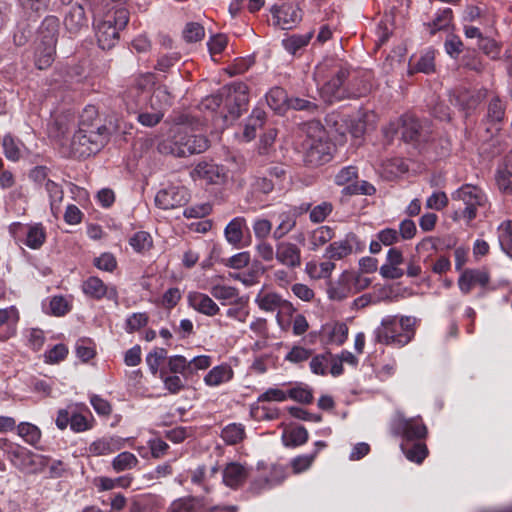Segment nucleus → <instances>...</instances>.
Returning <instances> with one entry per match:
<instances>
[{"mask_svg":"<svg viewBox=\"0 0 512 512\" xmlns=\"http://www.w3.org/2000/svg\"><path fill=\"white\" fill-rule=\"evenodd\" d=\"M328 65L320 64L316 67L315 80L319 86L321 98L327 103H333L349 97H361L370 89L369 80L364 79L365 74L354 72L352 80L345 86V80L351 75L349 67L341 63L331 66L329 75H326Z\"/></svg>","mask_w":512,"mask_h":512,"instance_id":"nucleus-1","label":"nucleus"},{"mask_svg":"<svg viewBox=\"0 0 512 512\" xmlns=\"http://www.w3.org/2000/svg\"><path fill=\"white\" fill-rule=\"evenodd\" d=\"M306 134L302 142L304 162L307 166L318 167L332 159L333 145L324 126L319 121H309L304 126Z\"/></svg>","mask_w":512,"mask_h":512,"instance_id":"nucleus-2","label":"nucleus"},{"mask_svg":"<svg viewBox=\"0 0 512 512\" xmlns=\"http://www.w3.org/2000/svg\"><path fill=\"white\" fill-rule=\"evenodd\" d=\"M415 324L416 319L411 316H385L374 330L375 341L384 345L403 347L413 339Z\"/></svg>","mask_w":512,"mask_h":512,"instance_id":"nucleus-3","label":"nucleus"},{"mask_svg":"<svg viewBox=\"0 0 512 512\" xmlns=\"http://www.w3.org/2000/svg\"><path fill=\"white\" fill-rule=\"evenodd\" d=\"M129 21V11L126 7L115 6L106 10L94 21V29L98 45L103 50L113 48L119 41V33Z\"/></svg>","mask_w":512,"mask_h":512,"instance_id":"nucleus-4","label":"nucleus"},{"mask_svg":"<svg viewBox=\"0 0 512 512\" xmlns=\"http://www.w3.org/2000/svg\"><path fill=\"white\" fill-rule=\"evenodd\" d=\"M155 85V76L152 73H144L136 76L126 88L123 101L128 112L139 111L147 106L150 99L165 98L167 102L169 94L164 88H158L152 95Z\"/></svg>","mask_w":512,"mask_h":512,"instance_id":"nucleus-5","label":"nucleus"},{"mask_svg":"<svg viewBox=\"0 0 512 512\" xmlns=\"http://www.w3.org/2000/svg\"><path fill=\"white\" fill-rule=\"evenodd\" d=\"M110 134V129L105 125L86 123L82 116L79 129L72 137V149L78 156L88 157L102 149Z\"/></svg>","mask_w":512,"mask_h":512,"instance_id":"nucleus-6","label":"nucleus"},{"mask_svg":"<svg viewBox=\"0 0 512 512\" xmlns=\"http://www.w3.org/2000/svg\"><path fill=\"white\" fill-rule=\"evenodd\" d=\"M452 199L462 203L463 208L455 211L454 219H463L470 224L479 214H485L490 207L486 193L478 186L464 184L452 193Z\"/></svg>","mask_w":512,"mask_h":512,"instance_id":"nucleus-7","label":"nucleus"},{"mask_svg":"<svg viewBox=\"0 0 512 512\" xmlns=\"http://www.w3.org/2000/svg\"><path fill=\"white\" fill-rule=\"evenodd\" d=\"M209 146V141L204 135H196L187 127L178 128L171 139L164 145L169 152L176 157H186L204 152Z\"/></svg>","mask_w":512,"mask_h":512,"instance_id":"nucleus-8","label":"nucleus"},{"mask_svg":"<svg viewBox=\"0 0 512 512\" xmlns=\"http://www.w3.org/2000/svg\"><path fill=\"white\" fill-rule=\"evenodd\" d=\"M254 302L263 312H277L279 324H281V315L292 316L296 311V308L290 301L284 299L279 293L266 290L264 287L257 293Z\"/></svg>","mask_w":512,"mask_h":512,"instance_id":"nucleus-9","label":"nucleus"},{"mask_svg":"<svg viewBox=\"0 0 512 512\" xmlns=\"http://www.w3.org/2000/svg\"><path fill=\"white\" fill-rule=\"evenodd\" d=\"M222 95H225V105L232 119L240 117L243 111H246L249 96L248 86L243 82H233L222 88Z\"/></svg>","mask_w":512,"mask_h":512,"instance_id":"nucleus-10","label":"nucleus"},{"mask_svg":"<svg viewBox=\"0 0 512 512\" xmlns=\"http://www.w3.org/2000/svg\"><path fill=\"white\" fill-rule=\"evenodd\" d=\"M9 232L15 239L34 250L39 249L46 240V231L41 223L24 225L14 222L9 226Z\"/></svg>","mask_w":512,"mask_h":512,"instance_id":"nucleus-11","label":"nucleus"},{"mask_svg":"<svg viewBox=\"0 0 512 512\" xmlns=\"http://www.w3.org/2000/svg\"><path fill=\"white\" fill-rule=\"evenodd\" d=\"M393 430L404 441H420L426 437L427 428L419 417L405 418L397 415L393 421Z\"/></svg>","mask_w":512,"mask_h":512,"instance_id":"nucleus-12","label":"nucleus"},{"mask_svg":"<svg viewBox=\"0 0 512 512\" xmlns=\"http://www.w3.org/2000/svg\"><path fill=\"white\" fill-rule=\"evenodd\" d=\"M276 261L288 270H295L302 264L301 248L288 240H276Z\"/></svg>","mask_w":512,"mask_h":512,"instance_id":"nucleus-13","label":"nucleus"},{"mask_svg":"<svg viewBox=\"0 0 512 512\" xmlns=\"http://www.w3.org/2000/svg\"><path fill=\"white\" fill-rule=\"evenodd\" d=\"M189 200L188 191L184 187L169 186L161 189L155 196L157 207L168 210L180 207Z\"/></svg>","mask_w":512,"mask_h":512,"instance_id":"nucleus-14","label":"nucleus"},{"mask_svg":"<svg viewBox=\"0 0 512 512\" xmlns=\"http://www.w3.org/2000/svg\"><path fill=\"white\" fill-rule=\"evenodd\" d=\"M271 13L275 20V24L283 30L291 29L300 22L302 15L301 10L290 3H283L279 6H273Z\"/></svg>","mask_w":512,"mask_h":512,"instance_id":"nucleus-15","label":"nucleus"},{"mask_svg":"<svg viewBox=\"0 0 512 512\" xmlns=\"http://www.w3.org/2000/svg\"><path fill=\"white\" fill-rule=\"evenodd\" d=\"M193 173L209 184L221 185L228 180V170L224 166L212 162L198 163Z\"/></svg>","mask_w":512,"mask_h":512,"instance_id":"nucleus-16","label":"nucleus"},{"mask_svg":"<svg viewBox=\"0 0 512 512\" xmlns=\"http://www.w3.org/2000/svg\"><path fill=\"white\" fill-rule=\"evenodd\" d=\"M489 281L490 276L485 269H465L458 279V286L463 294H468L474 286L486 289Z\"/></svg>","mask_w":512,"mask_h":512,"instance_id":"nucleus-17","label":"nucleus"},{"mask_svg":"<svg viewBox=\"0 0 512 512\" xmlns=\"http://www.w3.org/2000/svg\"><path fill=\"white\" fill-rule=\"evenodd\" d=\"M83 293L95 300H100L104 297L108 299L117 298V290L115 287H108L99 277L90 276L82 283Z\"/></svg>","mask_w":512,"mask_h":512,"instance_id":"nucleus-18","label":"nucleus"},{"mask_svg":"<svg viewBox=\"0 0 512 512\" xmlns=\"http://www.w3.org/2000/svg\"><path fill=\"white\" fill-rule=\"evenodd\" d=\"M125 441L118 436L102 437L93 441L87 451L92 456H106L124 448Z\"/></svg>","mask_w":512,"mask_h":512,"instance_id":"nucleus-19","label":"nucleus"},{"mask_svg":"<svg viewBox=\"0 0 512 512\" xmlns=\"http://www.w3.org/2000/svg\"><path fill=\"white\" fill-rule=\"evenodd\" d=\"M404 258L401 250L390 248L387 253L386 262L380 267V275L385 279H399L404 275L403 269L399 266Z\"/></svg>","mask_w":512,"mask_h":512,"instance_id":"nucleus-20","label":"nucleus"},{"mask_svg":"<svg viewBox=\"0 0 512 512\" xmlns=\"http://www.w3.org/2000/svg\"><path fill=\"white\" fill-rule=\"evenodd\" d=\"M65 29L71 35H77L81 30L88 27V19L84 8L80 4L72 5L64 15Z\"/></svg>","mask_w":512,"mask_h":512,"instance_id":"nucleus-21","label":"nucleus"},{"mask_svg":"<svg viewBox=\"0 0 512 512\" xmlns=\"http://www.w3.org/2000/svg\"><path fill=\"white\" fill-rule=\"evenodd\" d=\"M187 301L191 308L206 316H215L220 311L217 303L210 296L201 292H189Z\"/></svg>","mask_w":512,"mask_h":512,"instance_id":"nucleus-22","label":"nucleus"},{"mask_svg":"<svg viewBox=\"0 0 512 512\" xmlns=\"http://www.w3.org/2000/svg\"><path fill=\"white\" fill-rule=\"evenodd\" d=\"M353 279L352 272H343L335 283L329 285L328 297L334 301H341L354 294Z\"/></svg>","mask_w":512,"mask_h":512,"instance_id":"nucleus-23","label":"nucleus"},{"mask_svg":"<svg viewBox=\"0 0 512 512\" xmlns=\"http://www.w3.org/2000/svg\"><path fill=\"white\" fill-rule=\"evenodd\" d=\"M234 377V371L230 364L222 363L212 367L204 376L206 386L215 388L229 383Z\"/></svg>","mask_w":512,"mask_h":512,"instance_id":"nucleus-24","label":"nucleus"},{"mask_svg":"<svg viewBox=\"0 0 512 512\" xmlns=\"http://www.w3.org/2000/svg\"><path fill=\"white\" fill-rule=\"evenodd\" d=\"M137 115V121L145 127L156 126L163 118L164 112L162 106L155 99H150L147 106L139 111H131Z\"/></svg>","mask_w":512,"mask_h":512,"instance_id":"nucleus-25","label":"nucleus"},{"mask_svg":"<svg viewBox=\"0 0 512 512\" xmlns=\"http://www.w3.org/2000/svg\"><path fill=\"white\" fill-rule=\"evenodd\" d=\"M356 243V235L348 233L344 239L331 243L326 248L325 256L330 260H340L352 253L353 247Z\"/></svg>","mask_w":512,"mask_h":512,"instance_id":"nucleus-26","label":"nucleus"},{"mask_svg":"<svg viewBox=\"0 0 512 512\" xmlns=\"http://www.w3.org/2000/svg\"><path fill=\"white\" fill-rule=\"evenodd\" d=\"M248 477V470L237 462H231L223 470V483L233 489L243 485Z\"/></svg>","mask_w":512,"mask_h":512,"instance_id":"nucleus-27","label":"nucleus"},{"mask_svg":"<svg viewBox=\"0 0 512 512\" xmlns=\"http://www.w3.org/2000/svg\"><path fill=\"white\" fill-rule=\"evenodd\" d=\"M297 216V212L293 209L280 212L278 214V225L272 233L273 239L281 240L290 233L296 227Z\"/></svg>","mask_w":512,"mask_h":512,"instance_id":"nucleus-28","label":"nucleus"},{"mask_svg":"<svg viewBox=\"0 0 512 512\" xmlns=\"http://www.w3.org/2000/svg\"><path fill=\"white\" fill-rule=\"evenodd\" d=\"M206 502L201 497H183L174 500L166 512H204Z\"/></svg>","mask_w":512,"mask_h":512,"instance_id":"nucleus-29","label":"nucleus"},{"mask_svg":"<svg viewBox=\"0 0 512 512\" xmlns=\"http://www.w3.org/2000/svg\"><path fill=\"white\" fill-rule=\"evenodd\" d=\"M244 228H246V219L244 217L233 218L224 229L226 241L235 248H240L242 246Z\"/></svg>","mask_w":512,"mask_h":512,"instance_id":"nucleus-30","label":"nucleus"},{"mask_svg":"<svg viewBox=\"0 0 512 512\" xmlns=\"http://www.w3.org/2000/svg\"><path fill=\"white\" fill-rule=\"evenodd\" d=\"M19 318V311L15 306L0 309V328L5 327V333L0 336L1 339L5 340L16 334Z\"/></svg>","mask_w":512,"mask_h":512,"instance_id":"nucleus-31","label":"nucleus"},{"mask_svg":"<svg viewBox=\"0 0 512 512\" xmlns=\"http://www.w3.org/2000/svg\"><path fill=\"white\" fill-rule=\"evenodd\" d=\"M39 40L44 44L56 45L59 33V19L56 16L49 15L42 21L39 30Z\"/></svg>","mask_w":512,"mask_h":512,"instance_id":"nucleus-32","label":"nucleus"},{"mask_svg":"<svg viewBox=\"0 0 512 512\" xmlns=\"http://www.w3.org/2000/svg\"><path fill=\"white\" fill-rule=\"evenodd\" d=\"M211 295L219 300L222 305H232L233 303H241V297L237 288L222 284H213L210 287Z\"/></svg>","mask_w":512,"mask_h":512,"instance_id":"nucleus-33","label":"nucleus"},{"mask_svg":"<svg viewBox=\"0 0 512 512\" xmlns=\"http://www.w3.org/2000/svg\"><path fill=\"white\" fill-rule=\"evenodd\" d=\"M50 43H52L50 41ZM56 53V45L44 44L39 40L35 50V65L38 69L44 70L51 66Z\"/></svg>","mask_w":512,"mask_h":512,"instance_id":"nucleus-34","label":"nucleus"},{"mask_svg":"<svg viewBox=\"0 0 512 512\" xmlns=\"http://www.w3.org/2000/svg\"><path fill=\"white\" fill-rule=\"evenodd\" d=\"M45 190L49 197L50 210L54 217H58L61 212V203L64 198V191L60 184L47 180L45 183Z\"/></svg>","mask_w":512,"mask_h":512,"instance_id":"nucleus-35","label":"nucleus"},{"mask_svg":"<svg viewBox=\"0 0 512 512\" xmlns=\"http://www.w3.org/2000/svg\"><path fill=\"white\" fill-rule=\"evenodd\" d=\"M412 441H403L401 444V449L406 458L414 463L420 464L428 455L427 446L418 441L415 443H411Z\"/></svg>","mask_w":512,"mask_h":512,"instance_id":"nucleus-36","label":"nucleus"},{"mask_svg":"<svg viewBox=\"0 0 512 512\" xmlns=\"http://www.w3.org/2000/svg\"><path fill=\"white\" fill-rule=\"evenodd\" d=\"M220 437L227 445H237L246 437L245 426L241 423H229L222 428Z\"/></svg>","mask_w":512,"mask_h":512,"instance_id":"nucleus-37","label":"nucleus"},{"mask_svg":"<svg viewBox=\"0 0 512 512\" xmlns=\"http://www.w3.org/2000/svg\"><path fill=\"white\" fill-rule=\"evenodd\" d=\"M265 112L260 108H255L249 116L243 130V138L251 141L256 137V132L262 127L265 120Z\"/></svg>","mask_w":512,"mask_h":512,"instance_id":"nucleus-38","label":"nucleus"},{"mask_svg":"<svg viewBox=\"0 0 512 512\" xmlns=\"http://www.w3.org/2000/svg\"><path fill=\"white\" fill-rule=\"evenodd\" d=\"M335 236L334 230L329 226H320L309 235L310 249L318 250Z\"/></svg>","mask_w":512,"mask_h":512,"instance_id":"nucleus-39","label":"nucleus"},{"mask_svg":"<svg viewBox=\"0 0 512 512\" xmlns=\"http://www.w3.org/2000/svg\"><path fill=\"white\" fill-rule=\"evenodd\" d=\"M435 69V51L433 49L425 50L414 65H410L409 73L422 72L429 74Z\"/></svg>","mask_w":512,"mask_h":512,"instance_id":"nucleus-40","label":"nucleus"},{"mask_svg":"<svg viewBox=\"0 0 512 512\" xmlns=\"http://www.w3.org/2000/svg\"><path fill=\"white\" fill-rule=\"evenodd\" d=\"M16 429L17 434L29 445L36 446L41 440V430L30 422H21Z\"/></svg>","mask_w":512,"mask_h":512,"instance_id":"nucleus-41","label":"nucleus"},{"mask_svg":"<svg viewBox=\"0 0 512 512\" xmlns=\"http://www.w3.org/2000/svg\"><path fill=\"white\" fill-rule=\"evenodd\" d=\"M308 440V431L303 426L285 430L282 435V441L286 447H297L303 445Z\"/></svg>","mask_w":512,"mask_h":512,"instance_id":"nucleus-42","label":"nucleus"},{"mask_svg":"<svg viewBox=\"0 0 512 512\" xmlns=\"http://www.w3.org/2000/svg\"><path fill=\"white\" fill-rule=\"evenodd\" d=\"M420 128L421 125L415 117L406 115L401 118V134L404 141L417 140Z\"/></svg>","mask_w":512,"mask_h":512,"instance_id":"nucleus-43","label":"nucleus"},{"mask_svg":"<svg viewBox=\"0 0 512 512\" xmlns=\"http://www.w3.org/2000/svg\"><path fill=\"white\" fill-rule=\"evenodd\" d=\"M139 463L138 458L131 452L124 451L115 456L111 462L116 473L134 469Z\"/></svg>","mask_w":512,"mask_h":512,"instance_id":"nucleus-44","label":"nucleus"},{"mask_svg":"<svg viewBox=\"0 0 512 512\" xmlns=\"http://www.w3.org/2000/svg\"><path fill=\"white\" fill-rule=\"evenodd\" d=\"M129 244L136 253L144 254L153 247V238L147 231H138L130 237Z\"/></svg>","mask_w":512,"mask_h":512,"instance_id":"nucleus-45","label":"nucleus"},{"mask_svg":"<svg viewBox=\"0 0 512 512\" xmlns=\"http://www.w3.org/2000/svg\"><path fill=\"white\" fill-rule=\"evenodd\" d=\"M275 186V181L272 178H268L264 172H259L253 176L250 183V189L254 195H266L272 192Z\"/></svg>","mask_w":512,"mask_h":512,"instance_id":"nucleus-46","label":"nucleus"},{"mask_svg":"<svg viewBox=\"0 0 512 512\" xmlns=\"http://www.w3.org/2000/svg\"><path fill=\"white\" fill-rule=\"evenodd\" d=\"M313 37V32L306 34H293L282 40V46L290 54H296L297 51L308 45Z\"/></svg>","mask_w":512,"mask_h":512,"instance_id":"nucleus-47","label":"nucleus"},{"mask_svg":"<svg viewBox=\"0 0 512 512\" xmlns=\"http://www.w3.org/2000/svg\"><path fill=\"white\" fill-rule=\"evenodd\" d=\"M305 210H310L309 219L312 223H321L332 213L333 205L331 202L323 201L322 203L311 207V204H307Z\"/></svg>","mask_w":512,"mask_h":512,"instance_id":"nucleus-48","label":"nucleus"},{"mask_svg":"<svg viewBox=\"0 0 512 512\" xmlns=\"http://www.w3.org/2000/svg\"><path fill=\"white\" fill-rule=\"evenodd\" d=\"M168 369L173 374H180L184 378L190 377L189 360L182 355H172L167 358Z\"/></svg>","mask_w":512,"mask_h":512,"instance_id":"nucleus-49","label":"nucleus"},{"mask_svg":"<svg viewBox=\"0 0 512 512\" xmlns=\"http://www.w3.org/2000/svg\"><path fill=\"white\" fill-rule=\"evenodd\" d=\"M334 268L335 264L331 261H324L321 263L308 262L306 264V272L313 279L328 277Z\"/></svg>","mask_w":512,"mask_h":512,"instance_id":"nucleus-50","label":"nucleus"},{"mask_svg":"<svg viewBox=\"0 0 512 512\" xmlns=\"http://www.w3.org/2000/svg\"><path fill=\"white\" fill-rule=\"evenodd\" d=\"M498 240L504 252L512 257V221L507 220L498 227Z\"/></svg>","mask_w":512,"mask_h":512,"instance_id":"nucleus-51","label":"nucleus"},{"mask_svg":"<svg viewBox=\"0 0 512 512\" xmlns=\"http://www.w3.org/2000/svg\"><path fill=\"white\" fill-rule=\"evenodd\" d=\"M506 105L498 97L494 96L491 98L487 109V120L491 123H499L504 119Z\"/></svg>","mask_w":512,"mask_h":512,"instance_id":"nucleus-52","label":"nucleus"},{"mask_svg":"<svg viewBox=\"0 0 512 512\" xmlns=\"http://www.w3.org/2000/svg\"><path fill=\"white\" fill-rule=\"evenodd\" d=\"M266 100L271 109L280 112L284 106H287L288 97L284 89L273 87L266 94Z\"/></svg>","mask_w":512,"mask_h":512,"instance_id":"nucleus-53","label":"nucleus"},{"mask_svg":"<svg viewBox=\"0 0 512 512\" xmlns=\"http://www.w3.org/2000/svg\"><path fill=\"white\" fill-rule=\"evenodd\" d=\"M149 322V316L146 312H136L127 316L125 319L124 330L132 334L145 327Z\"/></svg>","mask_w":512,"mask_h":512,"instance_id":"nucleus-54","label":"nucleus"},{"mask_svg":"<svg viewBox=\"0 0 512 512\" xmlns=\"http://www.w3.org/2000/svg\"><path fill=\"white\" fill-rule=\"evenodd\" d=\"M453 12L451 8H444L440 10L436 17L433 19L431 23L428 24L430 27V33L434 34L437 31L442 29H446L452 22Z\"/></svg>","mask_w":512,"mask_h":512,"instance_id":"nucleus-55","label":"nucleus"},{"mask_svg":"<svg viewBox=\"0 0 512 512\" xmlns=\"http://www.w3.org/2000/svg\"><path fill=\"white\" fill-rule=\"evenodd\" d=\"M2 146L4 155L8 160L16 162L21 158L19 143L11 134L4 136Z\"/></svg>","mask_w":512,"mask_h":512,"instance_id":"nucleus-56","label":"nucleus"},{"mask_svg":"<svg viewBox=\"0 0 512 512\" xmlns=\"http://www.w3.org/2000/svg\"><path fill=\"white\" fill-rule=\"evenodd\" d=\"M376 192L375 187L368 181L362 180L354 182L343 188L342 193L345 195H373Z\"/></svg>","mask_w":512,"mask_h":512,"instance_id":"nucleus-57","label":"nucleus"},{"mask_svg":"<svg viewBox=\"0 0 512 512\" xmlns=\"http://www.w3.org/2000/svg\"><path fill=\"white\" fill-rule=\"evenodd\" d=\"M167 350L164 348H154L146 356V363L150 372L156 375L163 360L167 359Z\"/></svg>","mask_w":512,"mask_h":512,"instance_id":"nucleus-58","label":"nucleus"},{"mask_svg":"<svg viewBox=\"0 0 512 512\" xmlns=\"http://www.w3.org/2000/svg\"><path fill=\"white\" fill-rule=\"evenodd\" d=\"M478 47L485 55L493 60L498 59L500 56L501 46L492 38L484 36L478 41Z\"/></svg>","mask_w":512,"mask_h":512,"instance_id":"nucleus-59","label":"nucleus"},{"mask_svg":"<svg viewBox=\"0 0 512 512\" xmlns=\"http://www.w3.org/2000/svg\"><path fill=\"white\" fill-rule=\"evenodd\" d=\"M160 377L163 381L165 389H167L171 394H177L185 388L183 380L176 374L167 375L164 370H161Z\"/></svg>","mask_w":512,"mask_h":512,"instance_id":"nucleus-60","label":"nucleus"},{"mask_svg":"<svg viewBox=\"0 0 512 512\" xmlns=\"http://www.w3.org/2000/svg\"><path fill=\"white\" fill-rule=\"evenodd\" d=\"M257 256L264 262L270 263L276 260V246L266 240H260L255 246Z\"/></svg>","mask_w":512,"mask_h":512,"instance_id":"nucleus-61","label":"nucleus"},{"mask_svg":"<svg viewBox=\"0 0 512 512\" xmlns=\"http://www.w3.org/2000/svg\"><path fill=\"white\" fill-rule=\"evenodd\" d=\"M358 178V170L355 166H346L343 167L334 178V182L338 186H347L351 184L352 181Z\"/></svg>","mask_w":512,"mask_h":512,"instance_id":"nucleus-62","label":"nucleus"},{"mask_svg":"<svg viewBox=\"0 0 512 512\" xmlns=\"http://www.w3.org/2000/svg\"><path fill=\"white\" fill-rule=\"evenodd\" d=\"M93 264L99 270L113 272L117 267V260L112 253L105 252L93 260Z\"/></svg>","mask_w":512,"mask_h":512,"instance_id":"nucleus-63","label":"nucleus"},{"mask_svg":"<svg viewBox=\"0 0 512 512\" xmlns=\"http://www.w3.org/2000/svg\"><path fill=\"white\" fill-rule=\"evenodd\" d=\"M496 181L499 189L506 194H512V170L511 169H499Z\"/></svg>","mask_w":512,"mask_h":512,"instance_id":"nucleus-64","label":"nucleus"}]
</instances>
